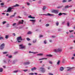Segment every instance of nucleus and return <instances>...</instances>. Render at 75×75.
Returning a JSON list of instances; mask_svg holds the SVG:
<instances>
[{"label":"nucleus","instance_id":"nucleus-45","mask_svg":"<svg viewBox=\"0 0 75 75\" xmlns=\"http://www.w3.org/2000/svg\"><path fill=\"white\" fill-rule=\"evenodd\" d=\"M4 4L3 3H2L0 4L1 6H4Z\"/></svg>","mask_w":75,"mask_h":75},{"label":"nucleus","instance_id":"nucleus-27","mask_svg":"<svg viewBox=\"0 0 75 75\" xmlns=\"http://www.w3.org/2000/svg\"><path fill=\"white\" fill-rule=\"evenodd\" d=\"M44 43L45 44H46L47 42V41L46 40H45L44 41Z\"/></svg>","mask_w":75,"mask_h":75},{"label":"nucleus","instance_id":"nucleus-36","mask_svg":"<svg viewBox=\"0 0 75 75\" xmlns=\"http://www.w3.org/2000/svg\"><path fill=\"white\" fill-rule=\"evenodd\" d=\"M67 27H70V25H69V23L67 22Z\"/></svg>","mask_w":75,"mask_h":75},{"label":"nucleus","instance_id":"nucleus-61","mask_svg":"<svg viewBox=\"0 0 75 75\" xmlns=\"http://www.w3.org/2000/svg\"><path fill=\"white\" fill-rule=\"evenodd\" d=\"M49 75H54L53 74H52V73H49Z\"/></svg>","mask_w":75,"mask_h":75},{"label":"nucleus","instance_id":"nucleus-58","mask_svg":"<svg viewBox=\"0 0 75 75\" xmlns=\"http://www.w3.org/2000/svg\"><path fill=\"white\" fill-rule=\"evenodd\" d=\"M43 37V36L42 35H40L39 36L40 38H41V37Z\"/></svg>","mask_w":75,"mask_h":75},{"label":"nucleus","instance_id":"nucleus-50","mask_svg":"<svg viewBox=\"0 0 75 75\" xmlns=\"http://www.w3.org/2000/svg\"><path fill=\"white\" fill-rule=\"evenodd\" d=\"M5 23H6V21H4L2 23L3 24H5Z\"/></svg>","mask_w":75,"mask_h":75},{"label":"nucleus","instance_id":"nucleus-56","mask_svg":"<svg viewBox=\"0 0 75 75\" xmlns=\"http://www.w3.org/2000/svg\"><path fill=\"white\" fill-rule=\"evenodd\" d=\"M74 30H69V31L70 32V33H72V32H74Z\"/></svg>","mask_w":75,"mask_h":75},{"label":"nucleus","instance_id":"nucleus-29","mask_svg":"<svg viewBox=\"0 0 75 75\" xmlns=\"http://www.w3.org/2000/svg\"><path fill=\"white\" fill-rule=\"evenodd\" d=\"M28 34H32V32L31 31H29L27 33Z\"/></svg>","mask_w":75,"mask_h":75},{"label":"nucleus","instance_id":"nucleus-9","mask_svg":"<svg viewBox=\"0 0 75 75\" xmlns=\"http://www.w3.org/2000/svg\"><path fill=\"white\" fill-rule=\"evenodd\" d=\"M30 62H25L23 63L24 65H30Z\"/></svg>","mask_w":75,"mask_h":75},{"label":"nucleus","instance_id":"nucleus-26","mask_svg":"<svg viewBox=\"0 0 75 75\" xmlns=\"http://www.w3.org/2000/svg\"><path fill=\"white\" fill-rule=\"evenodd\" d=\"M42 59H47V58H43L40 59H39V61H40V60H42Z\"/></svg>","mask_w":75,"mask_h":75},{"label":"nucleus","instance_id":"nucleus-63","mask_svg":"<svg viewBox=\"0 0 75 75\" xmlns=\"http://www.w3.org/2000/svg\"><path fill=\"white\" fill-rule=\"evenodd\" d=\"M47 68L48 69H50V68H51L50 67H48Z\"/></svg>","mask_w":75,"mask_h":75},{"label":"nucleus","instance_id":"nucleus-21","mask_svg":"<svg viewBox=\"0 0 75 75\" xmlns=\"http://www.w3.org/2000/svg\"><path fill=\"white\" fill-rule=\"evenodd\" d=\"M53 51L55 52H57L58 50L57 49H54V50Z\"/></svg>","mask_w":75,"mask_h":75},{"label":"nucleus","instance_id":"nucleus-12","mask_svg":"<svg viewBox=\"0 0 75 75\" xmlns=\"http://www.w3.org/2000/svg\"><path fill=\"white\" fill-rule=\"evenodd\" d=\"M60 71H63L64 70V68L63 67H60Z\"/></svg>","mask_w":75,"mask_h":75},{"label":"nucleus","instance_id":"nucleus-55","mask_svg":"<svg viewBox=\"0 0 75 75\" xmlns=\"http://www.w3.org/2000/svg\"><path fill=\"white\" fill-rule=\"evenodd\" d=\"M13 35V36H14L15 37L16 36V34L14 33H12Z\"/></svg>","mask_w":75,"mask_h":75},{"label":"nucleus","instance_id":"nucleus-62","mask_svg":"<svg viewBox=\"0 0 75 75\" xmlns=\"http://www.w3.org/2000/svg\"><path fill=\"white\" fill-rule=\"evenodd\" d=\"M75 59V57H72L71 58V59Z\"/></svg>","mask_w":75,"mask_h":75},{"label":"nucleus","instance_id":"nucleus-23","mask_svg":"<svg viewBox=\"0 0 75 75\" xmlns=\"http://www.w3.org/2000/svg\"><path fill=\"white\" fill-rule=\"evenodd\" d=\"M15 17V15H12L10 16V18H13V17Z\"/></svg>","mask_w":75,"mask_h":75},{"label":"nucleus","instance_id":"nucleus-31","mask_svg":"<svg viewBox=\"0 0 75 75\" xmlns=\"http://www.w3.org/2000/svg\"><path fill=\"white\" fill-rule=\"evenodd\" d=\"M63 7V6H58L57 7V8H62Z\"/></svg>","mask_w":75,"mask_h":75},{"label":"nucleus","instance_id":"nucleus-64","mask_svg":"<svg viewBox=\"0 0 75 75\" xmlns=\"http://www.w3.org/2000/svg\"><path fill=\"white\" fill-rule=\"evenodd\" d=\"M28 45L30 46V45H31V44L30 43H29L28 44Z\"/></svg>","mask_w":75,"mask_h":75},{"label":"nucleus","instance_id":"nucleus-24","mask_svg":"<svg viewBox=\"0 0 75 75\" xmlns=\"http://www.w3.org/2000/svg\"><path fill=\"white\" fill-rule=\"evenodd\" d=\"M33 43H35L37 42V39H35L33 40Z\"/></svg>","mask_w":75,"mask_h":75},{"label":"nucleus","instance_id":"nucleus-16","mask_svg":"<svg viewBox=\"0 0 75 75\" xmlns=\"http://www.w3.org/2000/svg\"><path fill=\"white\" fill-rule=\"evenodd\" d=\"M43 55L42 53H40L37 54V56H43Z\"/></svg>","mask_w":75,"mask_h":75},{"label":"nucleus","instance_id":"nucleus-48","mask_svg":"<svg viewBox=\"0 0 75 75\" xmlns=\"http://www.w3.org/2000/svg\"><path fill=\"white\" fill-rule=\"evenodd\" d=\"M14 7L13 6L11 7V10H12V9H14Z\"/></svg>","mask_w":75,"mask_h":75},{"label":"nucleus","instance_id":"nucleus-53","mask_svg":"<svg viewBox=\"0 0 75 75\" xmlns=\"http://www.w3.org/2000/svg\"><path fill=\"white\" fill-rule=\"evenodd\" d=\"M16 25V23H14L13 24V26H14V25Z\"/></svg>","mask_w":75,"mask_h":75},{"label":"nucleus","instance_id":"nucleus-7","mask_svg":"<svg viewBox=\"0 0 75 75\" xmlns=\"http://www.w3.org/2000/svg\"><path fill=\"white\" fill-rule=\"evenodd\" d=\"M24 23V20H21L20 21H19L18 23V25H19V24H23Z\"/></svg>","mask_w":75,"mask_h":75},{"label":"nucleus","instance_id":"nucleus-37","mask_svg":"<svg viewBox=\"0 0 75 75\" xmlns=\"http://www.w3.org/2000/svg\"><path fill=\"white\" fill-rule=\"evenodd\" d=\"M8 52H3L2 53V54H7Z\"/></svg>","mask_w":75,"mask_h":75},{"label":"nucleus","instance_id":"nucleus-32","mask_svg":"<svg viewBox=\"0 0 75 75\" xmlns=\"http://www.w3.org/2000/svg\"><path fill=\"white\" fill-rule=\"evenodd\" d=\"M34 74L33 73H30L28 74L29 75H34Z\"/></svg>","mask_w":75,"mask_h":75},{"label":"nucleus","instance_id":"nucleus-46","mask_svg":"<svg viewBox=\"0 0 75 75\" xmlns=\"http://www.w3.org/2000/svg\"><path fill=\"white\" fill-rule=\"evenodd\" d=\"M11 61L10 59H8V63H9V62H11Z\"/></svg>","mask_w":75,"mask_h":75},{"label":"nucleus","instance_id":"nucleus-59","mask_svg":"<svg viewBox=\"0 0 75 75\" xmlns=\"http://www.w3.org/2000/svg\"><path fill=\"white\" fill-rule=\"evenodd\" d=\"M72 0H68V2H71V1Z\"/></svg>","mask_w":75,"mask_h":75},{"label":"nucleus","instance_id":"nucleus-30","mask_svg":"<svg viewBox=\"0 0 75 75\" xmlns=\"http://www.w3.org/2000/svg\"><path fill=\"white\" fill-rule=\"evenodd\" d=\"M3 69L2 68H0V72H3Z\"/></svg>","mask_w":75,"mask_h":75},{"label":"nucleus","instance_id":"nucleus-41","mask_svg":"<svg viewBox=\"0 0 75 75\" xmlns=\"http://www.w3.org/2000/svg\"><path fill=\"white\" fill-rule=\"evenodd\" d=\"M67 0H63L62 1L63 3H65V2H67Z\"/></svg>","mask_w":75,"mask_h":75},{"label":"nucleus","instance_id":"nucleus-17","mask_svg":"<svg viewBox=\"0 0 75 75\" xmlns=\"http://www.w3.org/2000/svg\"><path fill=\"white\" fill-rule=\"evenodd\" d=\"M21 72L20 70H15L13 71V72L14 73H16L17 72Z\"/></svg>","mask_w":75,"mask_h":75},{"label":"nucleus","instance_id":"nucleus-19","mask_svg":"<svg viewBox=\"0 0 75 75\" xmlns=\"http://www.w3.org/2000/svg\"><path fill=\"white\" fill-rule=\"evenodd\" d=\"M31 69V71H33L36 70V69H37V68L35 67H34L33 68H32Z\"/></svg>","mask_w":75,"mask_h":75},{"label":"nucleus","instance_id":"nucleus-54","mask_svg":"<svg viewBox=\"0 0 75 75\" xmlns=\"http://www.w3.org/2000/svg\"><path fill=\"white\" fill-rule=\"evenodd\" d=\"M26 39L27 41H30V39L29 38H27Z\"/></svg>","mask_w":75,"mask_h":75},{"label":"nucleus","instance_id":"nucleus-18","mask_svg":"<svg viewBox=\"0 0 75 75\" xmlns=\"http://www.w3.org/2000/svg\"><path fill=\"white\" fill-rule=\"evenodd\" d=\"M47 7L45 6H43V8H42V10L43 11H45L46 8Z\"/></svg>","mask_w":75,"mask_h":75},{"label":"nucleus","instance_id":"nucleus-38","mask_svg":"<svg viewBox=\"0 0 75 75\" xmlns=\"http://www.w3.org/2000/svg\"><path fill=\"white\" fill-rule=\"evenodd\" d=\"M16 60H13L12 62V64H15V63L16 62Z\"/></svg>","mask_w":75,"mask_h":75},{"label":"nucleus","instance_id":"nucleus-20","mask_svg":"<svg viewBox=\"0 0 75 75\" xmlns=\"http://www.w3.org/2000/svg\"><path fill=\"white\" fill-rule=\"evenodd\" d=\"M64 8H69V5H66Z\"/></svg>","mask_w":75,"mask_h":75},{"label":"nucleus","instance_id":"nucleus-3","mask_svg":"<svg viewBox=\"0 0 75 75\" xmlns=\"http://www.w3.org/2000/svg\"><path fill=\"white\" fill-rule=\"evenodd\" d=\"M40 15L41 16L43 15V16H54V14H51L50 13L46 14H40Z\"/></svg>","mask_w":75,"mask_h":75},{"label":"nucleus","instance_id":"nucleus-22","mask_svg":"<svg viewBox=\"0 0 75 75\" xmlns=\"http://www.w3.org/2000/svg\"><path fill=\"white\" fill-rule=\"evenodd\" d=\"M46 56L47 57H52V55H51V54H47L46 55Z\"/></svg>","mask_w":75,"mask_h":75},{"label":"nucleus","instance_id":"nucleus-6","mask_svg":"<svg viewBox=\"0 0 75 75\" xmlns=\"http://www.w3.org/2000/svg\"><path fill=\"white\" fill-rule=\"evenodd\" d=\"M52 13H55V14H58L59 12V10H54L52 11Z\"/></svg>","mask_w":75,"mask_h":75},{"label":"nucleus","instance_id":"nucleus-42","mask_svg":"<svg viewBox=\"0 0 75 75\" xmlns=\"http://www.w3.org/2000/svg\"><path fill=\"white\" fill-rule=\"evenodd\" d=\"M50 26V25L49 24H47L45 25V27H48Z\"/></svg>","mask_w":75,"mask_h":75},{"label":"nucleus","instance_id":"nucleus-34","mask_svg":"<svg viewBox=\"0 0 75 75\" xmlns=\"http://www.w3.org/2000/svg\"><path fill=\"white\" fill-rule=\"evenodd\" d=\"M3 62L5 64H7V61H6V60H4Z\"/></svg>","mask_w":75,"mask_h":75},{"label":"nucleus","instance_id":"nucleus-49","mask_svg":"<svg viewBox=\"0 0 75 75\" xmlns=\"http://www.w3.org/2000/svg\"><path fill=\"white\" fill-rule=\"evenodd\" d=\"M62 13H59V14H58V16H61V15H62Z\"/></svg>","mask_w":75,"mask_h":75},{"label":"nucleus","instance_id":"nucleus-11","mask_svg":"<svg viewBox=\"0 0 75 75\" xmlns=\"http://www.w3.org/2000/svg\"><path fill=\"white\" fill-rule=\"evenodd\" d=\"M73 69L74 67H72L67 69V71H72V70Z\"/></svg>","mask_w":75,"mask_h":75},{"label":"nucleus","instance_id":"nucleus-14","mask_svg":"<svg viewBox=\"0 0 75 75\" xmlns=\"http://www.w3.org/2000/svg\"><path fill=\"white\" fill-rule=\"evenodd\" d=\"M29 53H32V54H38V52H31V51H29Z\"/></svg>","mask_w":75,"mask_h":75},{"label":"nucleus","instance_id":"nucleus-40","mask_svg":"<svg viewBox=\"0 0 75 75\" xmlns=\"http://www.w3.org/2000/svg\"><path fill=\"white\" fill-rule=\"evenodd\" d=\"M56 25H57V26H58L59 25V23L58 22H56Z\"/></svg>","mask_w":75,"mask_h":75},{"label":"nucleus","instance_id":"nucleus-60","mask_svg":"<svg viewBox=\"0 0 75 75\" xmlns=\"http://www.w3.org/2000/svg\"><path fill=\"white\" fill-rule=\"evenodd\" d=\"M65 21H64L62 23V24H65Z\"/></svg>","mask_w":75,"mask_h":75},{"label":"nucleus","instance_id":"nucleus-52","mask_svg":"<svg viewBox=\"0 0 75 75\" xmlns=\"http://www.w3.org/2000/svg\"><path fill=\"white\" fill-rule=\"evenodd\" d=\"M26 4L28 6H30V4L29 3H27Z\"/></svg>","mask_w":75,"mask_h":75},{"label":"nucleus","instance_id":"nucleus-51","mask_svg":"<svg viewBox=\"0 0 75 75\" xmlns=\"http://www.w3.org/2000/svg\"><path fill=\"white\" fill-rule=\"evenodd\" d=\"M28 18H32V16H31L30 15L28 16Z\"/></svg>","mask_w":75,"mask_h":75},{"label":"nucleus","instance_id":"nucleus-10","mask_svg":"<svg viewBox=\"0 0 75 75\" xmlns=\"http://www.w3.org/2000/svg\"><path fill=\"white\" fill-rule=\"evenodd\" d=\"M36 20H30V21H32V24H33V25H34V24H35L34 23H35Z\"/></svg>","mask_w":75,"mask_h":75},{"label":"nucleus","instance_id":"nucleus-2","mask_svg":"<svg viewBox=\"0 0 75 75\" xmlns=\"http://www.w3.org/2000/svg\"><path fill=\"white\" fill-rule=\"evenodd\" d=\"M19 47L20 49H24L26 48V46L25 45H24L23 44L20 45Z\"/></svg>","mask_w":75,"mask_h":75},{"label":"nucleus","instance_id":"nucleus-15","mask_svg":"<svg viewBox=\"0 0 75 75\" xmlns=\"http://www.w3.org/2000/svg\"><path fill=\"white\" fill-rule=\"evenodd\" d=\"M57 50L58 52H61L62 51V49L61 48H59Z\"/></svg>","mask_w":75,"mask_h":75},{"label":"nucleus","instance_id":"nucleus-5","mask_svg":"<svg viewBox=\"0 0 75 75\" xmlns=\"http://www.w3.org/2000/svg\"><path fill=\"white\" fill-rule=\"evenodd\" d=\"M40 69L41 70V72L43 73H44V72H45V69L43 67H41L40 68Z\"/></svg>","mask_w":75,"mask_h":75},{"label":"nucleus","instance_id":"nucleus-57","mask_svg":"<svg viewBox=\"0 0 75 75\" xmlns=\"http://www.w3.org/2000/svg\"><path fill=\"white\" fill-rule=\"evenodd\" d=\"M52 38H55L56 37L55 36H52Z\"/></svg>","mask_w":75,"mask_h":75},{"label":"nucleus","instance_id":"nucleus-4","mask_svg":"<svg viewBox=\"0 0 75 75\" xmlns=\"http://www.w3.org/2000/svg\"><path fill=\"white\" fill-rule=\"evenodd\" d=\"M5 44L4 43H3L0 46V49L1 50H3V49H4V48Z\"/></svg>","mask_w":75,"mask_h":75},{"label":"nucleus","instance_id":"nucleus-1","mask_svg":"<svg viewBox=\"0 0 75 75\" xmlns=\"http://www.w3.org/2000/svg\"><path fill=\"white\" fill-rule=\"evenodd\" d=\"M22 40H23V39H22L21 36L18 37L17 38V40L18 42H21V41H22Z\"/></svg>","mask_w":75,"mask_h":75},{"label":"nucleus","instance_id":"nucleus-28","mask_svg":"<svg viewBox=\"0 0 75 75\" xmlns=\"http://www.w3.org/2000/svg\"><path fill=\"white\" fill-rule=\"evenodd\" d=\"M49 63L50 64H51V65L53 64V62L51 61H49Z\"/></svg>","mask_w":75,"mask_h":75},{"label":"nucleus","instance_id":"nucleus-33","mask_svg":"<svg viewBox=\"0 0 75 75\" xmlns=\"http://www.w3.org/2000/svg\"><path fill=\"white\" fill-rule=\"evenodd\" d=\"M60 62H61V61L60 60H58V62H57V64L58 65H59V63H60Z\"/></svg>","mask_w":75,"mask_h":75},{"label":"nucleus","instance_id":"nucleus-44","mask_svg":"<svg viewBox=\"0 0 75 75\" xmlns=\"http://www.w3.org/2000/svg\"><path fill=\"white\" fill-rule=\"evenodd\" d=\"M10 27V24H7L6 25V27Z\"/></svg>","mask_w":75,"mask_h":75},{"label":"nucleus","instance_id":"nucleus-25","mask_svg":"<svg viewBox=\"0 0 75 75\" xmlns=\"http://www.w3.org/2000/svg\"><path fill=\"white\" fill-rule=\"evenodd\" d=\"M9 37V35H6L5 37V38L6 39H8V38Z\"/></svg>","mask_w":75,"mask_h":75},{"label":"nucleus","instance_id":"nucleus-43","mask_svg":"<svg viewBox=\"0 0 75 75\" xmlns=\"http://www.w3.org/2000/svg\"><path fill=\"white\" fill-rule=\"evenodd\" d=\"M4 38L3 37H0V40H3Z\"/></svg>","mask_w":75,"mask_h":75},{"label":"nucleus","instance_id":"nucleus-13","mask_svg":"<svg viewBox=\"0 0 75 75\" xmlns=\"http://www.w3.org/2000/svg\"><path fill=\"white\" fill-rule=\"evenodd\" d=\"M13 7H20V6L18 4H16L15 5H13Z\"/></svg>","mask_w":75,"mask_h":75},{"label":"nucleus","instance_id":"nucleus-35","mask_svg":"<svg viewBox=\"0 0 75 75\" xmlns=\"http://www.w3.org/2000/svg\"><path fill=\"white\" fill-rule=\"evenodd\" d=\"M70 38H74L75 37V36L71 35L70 36Z\"/></svg>","mask_w":75,"mask_h":75},{"label":"nucleus","instance_id":"nucleus-39","mask_svg":"<svg viewBox=\"0 0 75 75\" xmlns=\"http://www.w3.org/2000/svg\"><path fill=\"white\" fill-rule=\"evenodd\" d=\"M12 57V56L11 55H9L8 56V58H11Z\"/></svg>","mask_w":75,"mask_h":75},{"label":"nucleus","instance_id":"nucleus-8","mask_svg":"<svg viewBox=\"0 0 75 75\" xmlns=\"http://www.w3.org/2000/svg\"><path fill=\"white\" fill-rule=\"evenodd\" d=\"M13 10H12L11 9V7H9L8 9L6 12H12Z\"/></svg>","mask_w":75,"mask_h":75},{"label":"nucleus","instance_id":"nucleus-47","mask_svg":"<svg viewBox=\"0 0 75 75\" xmlns=\"http://www.w3.org/2000/svg\"><path fill=\"white\" fill-rule=\"evenodd\" d=\"M23 71H24V72H27V71H28V69H25V70H23Z\"/></svg>","mask_w":75,"mask_h":75}]
</instances>
